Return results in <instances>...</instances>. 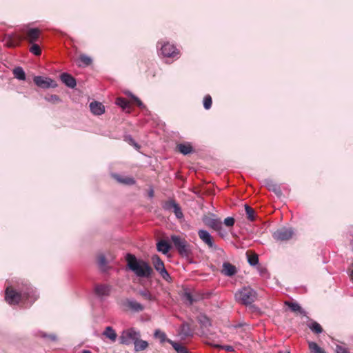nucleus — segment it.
I'll list each match as a JSON object with an SVG mask.
<instances>
[{"label": "nucleus", "mask_w": 353, "mask_h": 353, "mask_svg": "<svg viewBox=\"0 0 353 353\" xmlns=\"http://www.w3.org/2000/svg\"><path fill=\"white\" fill-rule=\"evenodd\" d=\"M25 288L18 292L10 287H8L6 290V301L10 305L17 304L19 302L30 305L34 303L38 297L36 291L30 285H26Z\"/></svg>", "instance_id": "f257e3e1"}, {"label": "nucleus", "mask_w": 353, "mask_h": 353, "mask_svg": "<svg viewBox=\"0 0 353 353\" xmlns=\"http://www.w3.org/2000/svg\"><path fill=\"white\" fill-rule=\"evenodd\" d=\"M127 265L136 276L139 277L149 278L152 273V269L145 261H138L134 255L127 254L125 256Z\"/></svg>", "instance_id": "f03ea898"}, {"label": "nucleus", "mask_w": 353, "mask_h": 353, "mask_svg": "<svg viewBox=\"0 0 353 353\" xmlns=\"http://www.w3.org/2000/svg\"><path fill=\"white\" fill-rule=\"evenodd\" d=\"M157 48L159 56L163 58H172L177 59L180 52L174 44L165 41H159L157 44Z\"/></svg>", "instance_id": "7ed1b4c3"}, {"label": "nucleus", "mask_w": 353, "mask_h": 353, "mask_svg": "<svg viewBox=\"0 0 353 353\" xmlns=\"http://www.w3.org/2000/svg\"><path fill=\"white\" fill-rule=\"evenodd\" d=\"M234 297L238 302L243 305H250L255 301L256 292L250 287H245L239 290L235 293Z\"/></svg>", "instance_id": "20e7f679"}, {"label": "nucleus", "mask_w": 353, "mask_h": 353, "mask_svg": "<svg viewBox=\"0 0 353 353\" xmlns=\"http://www.w3.org/2000/svg\"><path fill=\"white\" fill-rule=\"evenodd\" d=\"M170 239L180 255L188 257L191 254L190 245L184 238L177 235H172Z\"/></svg>", "instance_id": "39448f33"}, {"label": "nucleus", "mask_w": 353, "mask_h": 353, "mask_svg": "<svg viewBox=\"0 0 353 353\" xmlns=\"http://www.w3.org/2000/svg\"><path fill=\"white\" fill-rule=\"evenodd\" d=\"M141 337V333L139 331L135 330L133 327L130 329L123 330L120 336V343L124 345H130L132 342L134 343L135 341L139 339Z\"/></svg>", "instance_id": "423d86ee"}, {"label": "nucleus", "mask_w": 353, "mask_h": 353, "mask_svg": "<svg viewBox=\"0 0 353 353\" xmlns=\"http://www.w3.org/2000/svg\"><path fill=\"white\" fill-rule=\"evenodd\" d=\"M152 262L154 269L159 273L161 277L167 281L171 279L170 274L166 270L164 263L158 255L152 256Z\"/></svg>", "instance_id": "0eeeda50"}, {"label": "nucleus", "mask_w": 353, "mask_h": 353, "mask_svg": "<svg viewBox=\"0 0 353 353\" xmlns=\"http://www.w3.org/2000/svg\"><path fill=\"white\" fill-rule=\"evenodd\" d=\"M293 234L292 228H282L273 233V237L276 241H287L292 237Z\"/></svg>", "instance_id": "6e6552de"}, {"label": "nucleus", "mask_w": 353, "mask_h": 353, "mask_svg": "<svg viewBox=\"0 0 353 353\" xmlns=\"http://www.w3.org/2000/svg\"><path fill=\"white\" fill-rule=\"evenodd\" d=\"M34 83L41 88H49L57 87L56 82L50 78L43 77L41 76H36L34 77Z\"/></svg>", "instance_id": "1a4fd4ad"}, {"label": "nucleus", "mask_w": 353, "mask_h": 353, "mask_svg": "<svg viewBox=\"0 0 353 353\" xmlns=\"http://www.w3.org/2000/svg\"><path fill=\"white\" fill-rule=\"evenodd\" d=\"M23 39V37L17 34H8L4 36L3 41L6 46L12 48L18 46Z\"/></svg>", "instance_id": "9d476101"}, {"label": "nucleus", "mask_w": 353, "mask_h": 353, "mask_svg": "<svg viewBox=\"0 0 353 353\" xmlns=\"http://www.w3.org/2000/svg\"><path fill=\"white\" fill-rule=\"evenodd\" d=\"M203 223L209 228L214 230H220L221 225L223 224L221 220L215 217L213 214L212 216H205L203 219Z\"/></svg>", "instance_id": "9b49d317"}, {"label": "nucleus", "mask_w": 353, "mask_h": 353, "mask_svg": "<svg viewBox=\"0 0 353 353\" xmlns=\"http://www.w3.org/2000/svg\"><path fill=\"white\" fill-rule=\"evenodd\" d=\"M198 235L200 239L210 248H211L212 246H214L215 243L213 241V238L209 232L205 230H199L198 231Z\"/></svg>", "instance_id": "f8f14e48"}, {"label": "nucleus", "mask_w": 353, "mask_h": 353, "mask_svg": "<svg viewBox=\"0 0 353 353\" xmlns=\"http://www.w3.org/2000/svg\"><path fill=\"white\" fill-rule=\"evenodd\" d=\"M222 267L221 273L225 276H232L237 272L236 268L229 262L225 261Z\"/></svg>", "instance_id": "ddd939ff"}, {"label": "nucleus", "mask_w": 353, "mask_h": 353, "mask_svg": "<svg viewBox=\"0 0 353 353\" xmlns=\"http://www.w3.org/2000/svg\"><path fill=\"white\" fill-rule=\"evenodd\" d=\"M125 305L134 312H141L144 310V306L134 299H127Z\"/></svg>", "instance_id": "4468645a"}, {"label": "nucleus", "mask_w": 353, "mask_h": 353, "mask_svg": "<svg viewBox=\"0 0 353 353\" xmlns=\"http://www.w3.org/2000/svg\"><path fill=\"white\" fill-rule=\"evenodd\" d=\"M90 111L95 115H101L105 112L104 105L98 101H92L90 103Z\"/></svg>", "instance_id": "2eb2a0df"}, {"label": "nucleus", "mask_w": 353, "mask_h": 353, "mask_svg": "<svg viewBox=\"0 0 353 353\" xmlns=\"http://www.w3.org/2000/svg\"><path fill=\"white\" fill-rule=\"evenodd\" d=\"M60 78L61 81L70 88H74L77 85L75 79L68 73L61 74Z\"/></svg>", "instance_id": "dca6fc26"}, {"label": "nucleus", "mask_w": 353, "mask_h": 353, "mask_svg": "<svg viewBox=\"0 0 353 353\" xmlns=\"http://www.w3.org/2000/svg\"><path fill=\"white\" fill-rule=\"evenodd\" d=\"M40 30L38 28H30L27 30V39L31 43L37 41L40 36Z\"/></svg>", "instance_id": "f3484780"}, {"label": "nucleus", "mask_w": 353, "mask_h": 353, "mask_svg": "<svg viewBox=\"0 0 353 353\" xmlns=\"http://www.w3.org/2000/svg\"><path fill=\"white\" fill-rule=\"evenodd\" d=\"M264 183L269 190L274 192L278 196H281L282 195V191L280 186L274 183L271 179H265L264 181Z\"/></svg>", "instance_id": "a211bd4d"}, {"label": "nucleus", "mask_w": 353, "mask_h": 353, "mask_svg": "<svg viewBox=\"0 0 353 353\" xmlns=\"http://www.w3.org/2000/svg\"><path fill=\"white\" fill-rule=\"evenodd\" d=\"M110 286L108 285H98L95 287V293L99 296H108L110 292Z\"/></svg>", "instance_id": "6ab92c4d"}, {"label": "nucleus", "mask_w": 353, "mask_h": 353, "mask_svg": "<svg viewBox=\"0 0 353 353\" xmlns=\"http://www.w3.org/2000/svg\"><path fill=\"white\" fill-rule=\"evenodd\" d=\"M177 149L184 155L189 154L193 152V148L190 143H180L177 145Z\"/></svg>", "instance_id": "aec40b11"}, {"label": "nucleus", "mask_w": 353, "mask_h": 353, "mask_svg": "<svg viewBox=\"0 0 353 353\" xmlns=\"http://www.w3.org/2000/svg\"><path fill=\"white\" fill-rule=\"evenodd\" d=\"M157 249L159 252L166 254L170 250V245L167 241L161 240L157 243Z\"/></svg>", "instance_id": "412c9836"}, {"label": "nucleus", "mask_w": 353, "mask_h": 353, "mask_svg": "<svg viewBox=\"0 0 353 353\" xmlns=\"http://www.w3.org/2000/svg\"><path fill=\"white\" fill-rule=\"evenodd\" d=\"M103 335L108 338L112 342H114L117 338V334L116 332L110 326H108L105 327V330L103 332Z\"/></svg>", "instance_id": "4be33fe9"}, {"label": "nucleus", "mask_w": 353, "mask_h": 353, "mask_svg": "<svg viewBox=\"0 0 353 353\" xmlns=\"http://www.w3.org/2000/svg\"><path fill=\"white\" fill-rule=\"evenodd\" d=\"M210 249H212V251L215 253V254L218 257L219 261L226 260L227 255H226V253L225 252V251L223 250V249L219 247L216 244L214 245V246H212Z\"/></svg>", "instance_id": "5701e85b"}, {"label": "nucleus", "mask_w": 353, "mask_h": 353, "mask_svg": "<svg viewBox=\"0 0 353 353\" xmlns=\"http://www.w3.org/2000/svg\"><path fill=\"white\" fill-rule=\"evenodd\" d=\"M179 334L183 338H185V337L190 336L192 335V330L188 323H184L182 324V325L181 326L180 330H179Z\"/></svg>", "instance_id": "b1692460"}, {"label": "nucleus", "mask_w": 353, "mask_h": 353, "mask_svg": "<svg viewBox=\"0 0 353 353\" xmlns=\"http://www.w3.org/2000/svg\"><path fill=\"white\" fill-rule=\"evenodd\" d=\"M168 343L173 347L177 353H189L188 349L179 343L174 342L172 340H168Z\"/></svg>", "instance_id": "393cba45"}, {"label": "nucleus", "mask_w": 353, "mask_h": 353, "mask_svg": "<svg viewBox=\"0 0 353 353\" xmlns=\"http://www.w3.org/2000/svg\"><path fill=\"white\" fill-rule=\"evenodd\" d=\"M134 350L137 352L144 350L148 346V342L146 341L140 339V338L134 341Z\"/></svg>", "instance_id": "a878e982"}, {"label": "nucleus", "mask_w": 353, "mask_h": 353, "mask_svg": "<svg viewBox=\"0 0 353 353\" xmlns=\"http://www.w3.org/2000/svg\"><path fill=\"white\" fill-rule=\"evenodd\" d=\"M285 303L292 311L298 312L301 314H303L304 316L306 314L305 311L302 309V307L300 306L299 304H298L296 303H289V302H287Z\"/></svg>", "instance_id": "bb28decb"}, {"label": "nucleus", "mask_w": 353, "mask_h": 353, "mask_svg": "<svg viewBox=\"0 0 353 353\" xmlns=\"http://www.w3.org/2000/svg\"><path fill=\"white\" fill-rule=\"evenodd\" d=\"M14 77L19 80L23 81L26 79V74L21 67H17L13 70Z\"/></svg>", "instance_id": "cd10ccee"}, {"label": "nucleus", "mask_w": 353, "mask_h": 353, "mask_svg": "<svg viewBox=\"0 0 353 353\" xmlns=\"http://www.w3.org/2000/svg\"><path fill=\"white\" fill-rule=\"evenodd\" d=\"M308 327L316 334H321L323 332V328L321 325L316 321H312L307 324Z\"/></svg>", "instance_id": "c85d7f7f"}, {"label": "nucleus", "mask_w": 353, "mask_h": 353, "mask_svg": "<svg viewBox=\"0 0 353 353\" xmlns=\"http://www.w3.org/2000/svg\"><path fill=\"white\" fill-rule=\"evenodd\" d=\"M154 336L156 339H158L161 343L168 342V340H170L167 339L165 333L159 329L154 331Z\"/></svg>", "instance_id": "c756f323"}, {"label": "nucleus", "mask_w": 353, "mask_h": 353, "mask_svg": "<svg viewBox=\"0 0 353 353\" xmlns=\"http://www.w3.org/2000/svg\"><path fill=\"white\" fill-rule=\"evenodd\" d=\"M309 349L312 353H321L323 350L318 345V344L315 342H308Z\"/></svg>", "instance_id": "7c9ffc66"}, {"label": "nucleus", "mask_w": 353, "mask_h": 353, "mask_svg": "<svg viewBox=\"0 0 353 353\" xmlns=\"http://www.w3.org/2000/svg\"><path fill=\"white\" fill-rule=\"evenodd\" d=\"M177 204L174 200L170 199L164 203L163 208L165 210L172 211Z\"/></svg>", "instance_id": "2f4dec72"}, {"label": "nucleus", "mask_w": 353, "mask_h": 353, "mask_svg": "<svg viewBox=\"0 0 353 353\" xmlns=\"http://www.w3.org/2000/svg\"><path fill=\"white\" fill-rule=\"evenodd\" d=\"M198 321L203 327H207L211 325L210 319L205 315H200L198 317Z\"/></svg>", "instance_id": "473e14b6"}, {"label": "nucleus", "mask_w": 353, "mask_h": 353, "mask_svg": "<svg viewBox=\"0 0 353 353\" xmlns=\"http://www.w3.org/2000/svg\"><path fill=\"white\" fill-rule=\"evenodd\" d=\"M245 212H246L248 219L250 221H254V210L251 207L248 205H245Z\"/></svg>", "instance_id": "72a5a7b5"}, {"label": "nucleus", "mask_w": 353, "mask_h": 353, "mask_svg": "<svg viewBox=\"0 0 353 353\" xmlns=\"http://www.w3.org/2000/svg\"><path fill=\"white\" fill-rule=\"evenodd\" d=\"M117 179L120 183L126 185H132L135 183L134 179L131 177H117Z\"/></svg>", "instance_id": "f704fd0d"}, {"label": "nucleus", "mask_w": 353, "mask_h": 353, "mask_svg": "<svg viewBox=\"0 0 353 353\" xmlns=\"http://www.w3.org/2000/svg\"><path fill=\"white\" fill-rule=\"evenodd\" d=\"M172 212L174 213L175 216L178 219H181L183 218V214L182 212L181 208L179 206V204L176 205V206H174V209L172 210Z\"/></svg>", "instance_id": "c9c22d12"}, {"label": "nucleus", "mask_w": 353, "mask_h": 353, "mask_svg": "<svg viewBox=\"0 0 353 353\" xmlns=\"http://www.w3.org/2000/svg\"><path fill=\"white\" fill-rule=\"evenodd\" d=\"M79 61L83 65H89L92 63L91 58L85 54L81 55Z\"/></svg>", "instance_id": "e433bc0d"}, {"label": "nucleus", "mask_w": 353, "mask_h": 353, "mask_svg": "<svg viewBox=\"0 0 353 353\" xmlns=\"http://www.w3.org/2000/svg\"><path fill=\"white\" fill-rule=\"evenodd\" d=\"M212 106V98L210 95H206L203 99V107L209 110Z\"/></svg>", "instance_id": "4c0bfd02"}, {"label": "nucleus", "mask_w": 353, "mask_h": 353, "mask_svg": "<svg viewBox=\"0 0 353 353\" xmlns=\"http://www.w3.org/2000/svg\"><path fill=\"white\" fill-rule=\"evenodd\" d=\"M248 263L250 265L254 266L259 263V258L256 254L248 256Z\"/></svg>", "instance_id": "58836bf2"}, {"label": "nucleus", "mask_w": 353, "mask_h": 353, "mask_svg": "<svg viewBox=\"0 0 353 353\" xmlns=\"http://www.w3.org/2000/svg\"><path fill=\"white\" fill-rule=\"evenodd\" d=\"M30 51L37 56L40 55L41 53V50L39 45L34 43H33L30 47Z\"/></svg>", "instance_id": "ea45409f"}, {"label": "nucleus", "mask_w": 353, "mask_h": 353, "mask_svg": "<svg viewBox=\"0 0 353 353\" xmlns=\"http://www.w3.org/2000/svg\"><path fill=\"white\" fill-rule=\"evenodd\" d=\"M235 220L233 217L228 216L223 221V223L226 227H232L234 225Z\"/></svg>", "instance_id": "a19ab883"}, {"label": "nucleus", "mask_w": 353, "mask_h": 353, "mask_svg": "<svg viewBox=\"0 0 353 353\" xmlns=\"http://www.w3.org/2000/svg\"><path fill=\"white\" fill-rule=\"evenodd\" d=\"M107 264L105 256L100 255L98 258V265L101 268H104Z\"/></svg>", "instance_id": "79ce46f5"}, {"label": "nucleus", "mask_w": 353, "mask_h": 353, "mask_svg": "<svg viewBox=\"0 0 353 353\" xmlns=\"http://www.w3.org/2000/svg\"><path fill=\"white\" fill-rule=\"evenodd\" d=\"M45 99L49 102L56 103L60 101L59 97L57 95L52 94L49 97H46Z\"/></svg>", "instance_id": "37998d69"}, {"label": "nucleus", "mask_w": 353, "mask_h": 353, "mask_svg": "<svg viewBox=\"0 0 353 353\" xmlns=\"http://www.w3.org/2000/svg\"><path fill=\"white\" fill-rule=\"evenodd\" d=\"M214 347L217 349L225 350L228 352H233L234 350V347L231 345H214Z\"/></svg>", "instance_id": "c03bdc74"}, {"label": "nucleus", "mask_w": 353, "mask_h": 353, "mask_svg": "<svg viewBox=\"0 0 353 353\" xmlns=\"http://www.w3.org/2000/svg\"><path fill=\"white\" fill-rule=\"evenodd\" d=\"M139 294L145 299L152 301V294L146 290H142L140 291Z\"/></svg>", "instance_id": "a18cd8bd"}, {"label": "nucleus", "mask_w": 353, "mask_h": 353, "mask_svg": "<svg viewBox=\"0 0 353 353\" xmlns=\"http://www.w3.org/2000/svg\"><path fill=\"white\" fill-rule=\"evenodd\" d=\"M117 104L123 108H125L128 106V101L122 98H119L117 100Z\"/></svg>", "instance_id": "49530a36"}, {"label": "nucleus", "mask_w": 353, "mask_h": 353, "mask_svg": "<svg viewBox=\"0 0 353 353\" xmlns=\"http://www.w3.org/2000/svg\"><path fill=\"white\" fill-rule=\"evenodd\" d=\"M126 141L131 145H132L136 149L139 148V145L135 142V141L132 138V137L129 136L126 137Z\"/></svg>", "instance_id": "de8ad7c7"}, {"label": "nucleus", "mask_w": 353, "mask_h": 353, "mask_svg": "<svg viewBox=\"0 0 353 353\" xmlns=\"http://www.w3.org/2000/svg\"><path fill=\"white\" fill-rule=\"evenodd\" d=\"M132 99H133V101L137 103V105L143 108H144V105L143 103L141 102V101L137 97L134 96V95H132Z\"/></svg>", "instance_id": "09e8293b"}, {"label": "nucleus", "mask_w": 353, "mask_h": 353, "mask_svg": "<svg viewBox=\"0 0 353 353\" xmlns=\"http://www.w3.org/2000/svg\"><path fill=\"white\" fill-rule=\"evenodd\" d=\"M215 231H216L219 235L222 238L225 237L228 234V232L223 228L222 225H221L220 230H216Z\"/></svg>", "instance_id": "8fccbe9b"}, {"label": "nucleus", "mask_w": 353, "mask_h": 353, "mask_svg": "<svg viewBox=\"0 0 353 353\" xmlns=\"http://www.w3.org/2000/svg\"><path fill=\"white\" fill-rule=\"evenodd\" d=\"M336 353H350L348 350L340 345H337L336 348Z\"/></svg>", "instance_id": "3c124183"}, {"label": "nucleus", "mask_w": 353, "mask_h": 353, "mask_svg": "<svg viewBox=\"0 0 353 353\" xmlns=\"http://www.w3.org/2000/svg\"><path fill=\"white\" fill-rule=\"evenodd\" d=\"M347 238L350 241V246L353 250V233H349L347 234Z\"/></svg>", "instance_id": "603ef678"}, {"label": "nucleus", "mask_w": 353, "mask_h": 353, "mask_svg": "<svg viewBox=\"0 0 353 353\" xmlns=\"http://www.w3.org/2000/svg\"><path fill=\"white\" fill-rule=\"evenodd\" d=\"M44 337H48L52 341H56L57 340V336L54 334H51L49 335H43Z\"/></svg>", "instance_id": "864d4df0"}, {"label": "nucleus", "mask_w": 353, "mask_h": 353, "mask_svg": "<svg viewBox=\"0 0 353 353\" xmlns=\"http://www.w3.org/2000/svg\"><path fill=\"white\" fill-rule=\"evenodd\" d=\"M185 298L190 301V303L192 304L193 302V299L192 297V295L190 293H185Z\"/></svg>", "instance_id": "5fc2aeb1"}, {"label": "nucleus", "mask_w": 353, "mask_h": 353, "mask_svg": "<svg viewBox=\"0 0 353 353\" xmlns=\"http://www.w3.org/2000/svg\"><path fill=\"white\" fill-rule=\"evenodd\" d=\"M185 298L190 301V303L192 304L193 302V299L192 297V295L190 293H185Z\"/></svg>", "instance_id": "6e6d98bb"}, {"label": "nucleus", "mask_w": 353, "mask_h": 353, "mask_svg": "<svg viewBox=\"0 0 353 353\" xmlns=\"http://www.w3.org/2000/svg\"><path fill=\"white\" fill-rule=\"evenodd\" d=\"M154 190H153V189H152V188H151V189L149 190V192H148V196H149V197H150V198H152V197L154 196Z\"/></svg>", "instance_id": "4d7b16f0"}, {"label": "nucleus", "mask_w": 353, "mask_h": 353, "mask_svg": "<svg viewBox=\"0 0 353 353\" xmlns=\"http://www.w3.org/2000/svg\"><path fill=\"white\" fill-rule=\"evenodd\" d=\"M82 353H92V352L89 350H83Z\"/></svg>", "instance_id": "13d9d810"}, {"label": "nucleus", "mask_w": 353, "mask_h": 353, "mask_svg": "<svg viewBox=\"0 0 353 353\" xmlns=\"http://www.w3.org/2000/svg\"><path fill=\"white\" fill-rule=\"evenodd\" d=\"M286 353H290V352H286Z\"/></svg>", "instance_id": "bf43d9fd"}]
</instances>
